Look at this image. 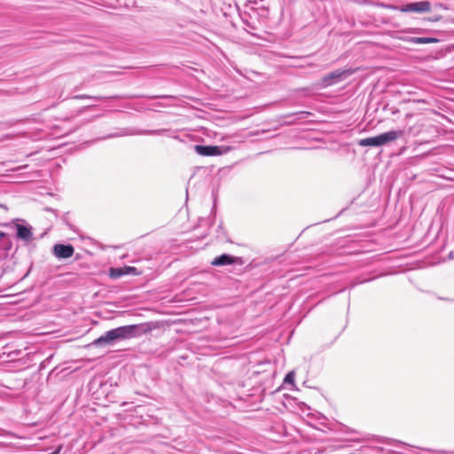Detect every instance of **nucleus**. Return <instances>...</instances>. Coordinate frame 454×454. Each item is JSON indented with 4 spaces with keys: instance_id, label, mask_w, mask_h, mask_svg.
Masks as SVG:
<instances>
[{
    "instance_id": "f257e3e1",
    "label": "nucleus",
    "mask_w": 454,
    "mask_h": 454,
    "mask_svg": "<svg viewBox=\"0 0 454 454\" xmlns=\"http://www.w3.org/2000/svg\"><path fill=\"white\" fill-rule=\"evenodd\" d=\"M138 325H131L112 329L110 331H107L104 335L96 339L91 343V345L98 347L104 344H112L119 340H125L135 337L138 334Z\"/></svg>"
},
{
    "instance_id": "f03ea898",
    "label": "nucleus",
    "mask_w": 454,
    "mask_h": 454,
    "mask_svg": "<svg viewBox=\"0 0 454 454\" xmlns=\"http://www.w3.org/2000/svg\"><path fill=\"white\" fill-rule=\"evenodd\" d=\"M388 8L401 12L424 13L431 11V4L428 1L410 3L402 6L389 5Z\"/></svg>"
},
{
    "instance_id": "7ed1b4c3",
    "label": "nucleus",
    "mask_w": 454,
    "mask_h": 454,
    "mask_svg": "<svg viewBox=\"0 0 454 454\" xmlns=\"http://www.w3.org/2000/svg\"><path fill=\"white\" fill-rule=\"evenodd\" d=\"M15 229H16L17 238L23 240L25 243L28 244L34 239V235H33L31 226L16 223Z\"/></svg>"
},
{
    "instance_id": "20e7f679",
    "label": "nucleus",
    "mask_w": 454,
    "mask_h": 454,
    "mask_svg": "<svg viewBox=\"0 0 454 454\" xmlns=\"http://www.w3.org/2000/svg\"><path fill=\"white\" fill-rule=\"evenodd\" d=\"M52 252L59 259H67L73 256L74 249L72 245L56 244L53 247Z\"/></svg>"
},
{
    "instance_id": "39448f33",
    "label": "nucleus",
    "mask_w": 454,
    "mask_h": 454,
    "mask_svg": "<svg viewBox=\"0 0 454 454\" xmlns=\"http://www.w3.org/2000/svg\"><path fill=\"white\" fill-rule=\"evenodd\" d=\"M403 136V130H390L378 136L380 146L393 142Z\"/></svg>"
},
{
    "instance_id": "423d86ee",
    "label": "nucleus",
    "mask_w": 454,
    "mask_h": 454,
    "mask_svg": "<svg viewBox=\"0 0 454 454\" xmlns=\"http://www.w3.org/2000/svg\"><path fill=\"white\" fill-rule=\"evenodd\" d=\"M194 151L201 156H215L221 154V148L216 145H196Z\"/></svg>"
},
{
    "instance_id": "0eeeda50",
    "label": "nucleus",
    "mask_w": 454,
    "mask_h": 454,
    "mask_svg": "<svg viewBox=\"0 0 454 454\" xmlns=\"http://www.w3.org/2000/svg\"><path fill=\"white\" fill-rule=\"evenodd\" d=\"M348 74V71H340V70H335L322 79V84L324 86H331L339 81L342 80V77Z\"/></svg>"
},
{
    "instance_id": "6e6552de",
    "label": "nucleus",
    "mask_w": 454,
    "mask_h": 454,
    "mask_svg": "<svg viewBox=\"0 0 454 454\" xmlns=\"http://www.w3.org/2000/svg\"><path fill=\"white\" fill-rule=\"evenodd\" d=\"M235 262V257L223 254L220 256L215 257L212 262L211 264L213 266H225L232 264Z\"/></svg>"
},
{
    "instance_id": "1a4fd4ad",
    "label": "nucleus",
    "mask_w": 454,
    "mask_h": 454,
    "mask_svg": "<svg viewBox=\"0 0 454 454\" xmlns=\"http://www.w3.org/2000/svg\"><path fill=\"white\" fill-rule=\"evenodd\" d=\"M358 145L360 146H375V147L380 146L378 136L363 138V139L359 140Z\"/></svg>"
},
{
    "instance_id": "9d476101",
    "label": "nucleus",
    "mask_w": 454,
    "mask_h": 454,
    "mask_svg": "<svg viewBox=\"0 0 454 454\" xmlns=\"http://www.w3.org/2000/svg\"><path fill=\"white\" fill-rule=\"evenodd\" d=\"M125 275V272H124V269L123 268H111L110 269V273H109V276L112 278H118L121 276H124Z\"/></svg>"
},
{
    "instance_id": "9b49d317",
    "label": "nucleus",
    "mask_w": 454,
    "mask_h": 454,
    "mask_svg": "<svg viewBox=\"0 0 454 454\" xmlns=\"http://www.w3.org/2000/svg\"><path fill=\"white\" fill-rule=\"evenodd\" d=\"M434 41V39L429 38V37H416V38L412 39V42H414L416 43H421V44L429 43Z\"/></svg>"
},
{
    "instance_id": "f8f14e48",
    "label": "nucleus",
    "mask_w": 454,
    "mask_h": 454,
    "mask_svg": "<svg viewBox=\"0 0 454 454\" xmlns=\"http://www.w3.org/2000/svg\"><path fill=\"white\" fill-rule=\"evenodd\" d=\"M294 378H295V373L294 371L292 372H289L286 376L285 377V383H289V384H292L294 385Z\"/></svg>"
},
{
    "instance_id": "ddd939ff",
    "label": "nucleus",
    "mask_w": 454,
    "mask_h": 454,
    "mask_svg": "<svg viewBox=\"0 0 454 454\" xmlns=\"http://www.w3.org/2000/svg\"><path fill=\"white\" fill-rule=\"evenodd\" d=\"M123 269H124L125 275H128V274L137 275V270L135 267L125 266V267H123Z\"/></svg>"
},
{
    "instance_id": "4468645a",
    "label": "nucleus",
    "mask_w": 454,
    "mask_h": 454,
    "mask_svg": "<svg viewBox=\"0 0 454 454\" xmlns=\"http://www.w3.org/2000/svg\"><path fill=\"white\" fill-rule=\"evenodd\" d=\"M166 132V129H153V130H146L142 132V134L147 135H161Z\"/></svg>"
},
{
    "instance_id": "2eb2a0df",
    "label": "nucleus",
    "mask_w": 454,
    "mask_h": 454,
    "mask_svg": "<svg viewBox=\"0 0 454 454\" xmlns=\"http://www.w3.org/2000/svg\"><path fill=\"white\" fill-rule=\"evenodd\" d=\"M368 439L367 438H361V439H357L356 440V442H364V441H367Z\"/></svg>"
},
{
    "instance_id": "dca6fc26",
    "label": "nucleus",
    "mask_w": 454,
    "mask_h": 454,
    "mask_svg": "<svg viewBox=\"0 0 454 454\" xmlns=\"http://www.w3.org/2000/svg\"><path fill=\"white\" fill-rule=\"evenodd\" d=\"M76 98H88V97H87V96H85V95H82V96H77Z\"/></svg>"
},
{
    "instance_id": "f3484780",
    "label": "nucleus",
    "mask_w": 454,
    "mask_h": 454,
    "mask_svg": "<svg viewBox=\"0 0 454 454\" xmlns=\"http://www.w3.org/2000/svg\"><path fill=\"white\" fill-rule=\"evenodd\" d=\"M450 258H454V252H450Z\"/></svg>"
},
{
    "instance_id": "a211bd4d",
    "label": "nucleus",
    "mask_w": 454,
    "mask_h": 454,
    "mask_svg": "<svg viewBox=\"0 0 454 454\" xmlns=\"http://www.w3.org/2000/svg\"><path fill=\"white\" fill-rule=\"evenodd\" d=\"M4 235H5V234H4V232H0V239H1L3 237H4Z\"/></svg>"
},
{
    "instance_id": "6ab92c4d",
    "label": "nucleus",
    "mask_w": 454,
    "mask_h": 454,
    "mask_svg": "<svg viewBox=\"0 0 454 454\" xmlns=\"http://www.w3.org/2000/svg\"><path fill=\"white\" fill-rule=\"evenodd\" d=\"M433 454H441L440 451L434 452Z\"/></svg>"
},
{
    "instance_id": "aec40b11",
    "label": "nucleus",
    "mask_w": 454,
    "mask_h": 454,
    "mask_svg": "<svg viewBox=\"0 0 454 454\" xmlns=\"http://www.w3.org/2000/svg\"><path fill=\"white\" fill-rule=\"evenodd\" d=\"M0 207H3V205H0Z\"/></svg>"
}]
</instances>
